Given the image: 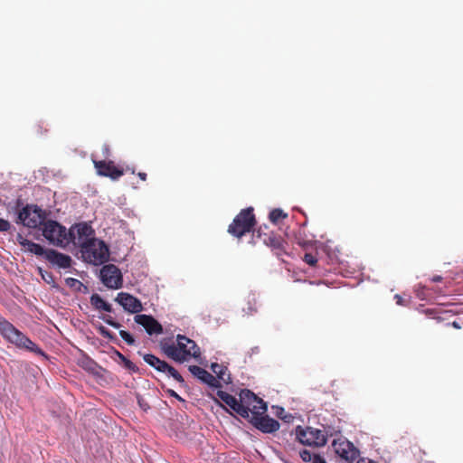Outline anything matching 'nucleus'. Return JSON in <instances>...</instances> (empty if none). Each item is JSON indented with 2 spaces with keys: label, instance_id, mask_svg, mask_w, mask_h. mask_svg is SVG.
Here are the masks:
<instances>
[{
  "label": "nucleus",
  "instance_id": "obj_1",
  "mask_svg": "<svg viewBox=\"0 0 463 463\" xmlns=\"http://www.w3.org/2000/svg\"><path fill=\"white\" fill-rule=\"evenodd\" d=\"M160 348L168 358L180 364L201 355L196 343L184 335H176V343L166 339L162 340Z\"/></svg>",
  "mask_w": 463,
  "mask_h": 463
},
{
  "label": "nucleus",
  "instance_id": "obj_2",
  "mask_svg": "<svg viewBox=\"0 0 463 463\" xmlns=\"http://www.w3.org/2000/svg\"><path fill=\"white\" fill-rule=\"evenodd\" d=\"M0 334L4 338L14 345L16 347L25 349L38 355L46 357V354L42 348H40L24 333L19 331L13 324L4 317H0Z\"/></svg>",
  "mask_w": 463,
  "mask_h": 463
},
{
  "label": "nucleus",
  "instance_id": "obj_3",
  "mask_svg": "<svg viewBox=\"0 0 463 463\" xmlns=\"http://www.w3.org/2000/svg\"><path fill=\"white\" fill-rule=\"evenodd\" d=\"M256 224L251 207L241 210L228 227V232L236 238H241L250 232Z\"/></svg>",
  "mask_w": 463,
  "mask_h": 463
},
{
  "label": "nucleus",
  "instance_id": "obj_4",
  "mask_svg": "<svg viewBox=\"0 0 463 463\" xmlns=\"http://www.w3.org/2000/svg\"><path fill=\"white\" fill-rule=\"evenodd\" d=\"M43 235L52 244L57 247L65 248L69 245V231L53 220H47L43 224Z\"/></svg>",
  "mask_w": 463,
  "mask_h": 463
},
{
  "label": "nucleus",
  "instance_id": "obj_5",
  "mask_svg": "<svg viewBox=\"0 0 463 463\" xmlns=\"http://www.w3.org/2000/svg\"><path fill=\"white\" fill-rule=\"evenodd\" d=\"M80 251L85 260L94 265L105 263L109 257V247L103 241L98 239L89 241Z\"/></svg>",
  "mask_w": 463,
  "mask_h": 463
},
{
  "label": "nucleus",
  "instance_id": "obj_6",
  "mask_svg": "<svg viewBox=\"0 0 463 463\" xmlns=\"http://www.w3.org/2000/svg\"><path fill=\"white\" fill-rule=\"evenodd\" d=\"M257 236L268 246L279 259L288 255V242L274 232L268 231V227L260 228Z\"/></svg>",
  "mask_w": 463,
  "mask_h": 463
},
{
  "label": "nucleus",
  "instance_id": "obj_7",
  "mask_svg": "<svg viewBox=\"0 0 463 463\" xmlns=\"http://www.w3.org/2000/svg\"><path fill=\"white\" fill-rule=\"evenodd\" d=\"M45 219L46 213L40 207L33 204H26L19 211L16 222L34 229L43 225Z\"/></svg>",
  "mask_w": 463,
  "mask_h": 463
},
{
  "label": "nucleus",
  "instance_id": "obj_8",
  "mask_svg": "<svg viewBox=\"0 0 463 463\" xmlns=\"http://www.w3.org/2000/svg\"><path fill=\"white\" fill-rule=\"evenodd\" d=\"M240 397L243 404L242 407L248 413L247 419L250 420V418L258 417L267 412V403L251 391L248 389L241 390Z\"/></svg>",
  "mask_w": 463,
  "mask_h": 463
},
{
  "label": "nucleus",
  "instance_id": "obj_9",
  "mask_svg": "<svg viewBox=\"0 0 463 463\" xmlns=\"http://www.w3.org/2000/svg\"><path fill=\"white\" fill-rule=\"evenodd\" d=\"M297 439L303 445L323 447L327 442V437L323 430L313 428H302L298 426L296 428Z\"/></svg>",
  "mask_w": 463,
  "mask_h": 463
},
{
  "label": "nucleus",
  "instance_id": "obj_10",
  "mask_svg": "<svg viewBox=\"0 0 463 463\" xmlns=\"http://www.w3.org/2000/svg\"><path fill=\"white\" fill-rule=\"evenodd\" d=\"M69 244L72 243L80 249L87 245L89 241L96 240L94 238V230L86 222L78 223L69 230Z\"/></svg>",
  "mask_w": 463,
  "mask_h": 463
},
{
  "label": "nucleus",
  "instance_id": "obj_11",
  "mask_svg": "<svg viewBox=\"0 0 463 463\" xmlns=\"http://www.w3.org/2000/svg\"><path fill=\"white\" fill-rule=\"evenodd\" d=\"M144 361L150 366L154 367L156 371L165 373L168 376H172L176 382L181 384L184 383L183 376L165 361L159 359L152 354H146L143 355Z\"/></svg>",
  "mask_w": 463,
  "mask_h": 463
},
{
  "label": "nucleus",
  "instance_id": "obj_12",
  "mask_svg": "<svg viewBox=\"0 0 463 463\" xmlns=\"http://www.w3.org/2000/svg\"><path fill=\"white\" fill-rule=\"evenodd\" d=\"M100 279L102 283L113 289L122 287V274L120 269L114 264H107L100 269Z\"/></svg>",
  "mask_w": 463,
  "mask_h": 463
},
{
  "label": "nucleus",
  "instance_id": "obj_13",
  "mask_svg": "<svg viewBox=\"0 0 463 463\" xmlns=\"http://www.w3.org/2000/svg\"><path fill=\"white\" fill-rule=\"evenodd\" d=\"M335 452L343 459L352 463L359 457V450L345 438L335 439L332 443Z\"/></svg>",
  "mask_w": 463,
  "mask_h": 463
},
{
  "label": "nucleus",
  "instance_id": "obj_14",
  "mask_svg": "<svg viewBox=\"0 0 463 463\" xmlns=\"http://www.w3.org/2000/svg\"><path fill=\"white\" fill-rule=\"evenodd\" d=\"M93 164L99 175L118 180L124 175V170L116 166L111 160H93Z\"/></svg>",
  "mask_w": 463,
  "mask_h": 463
},
{
  "label": "nucleus",
  "instance_id": "obj_15",
  "mask_svg": "<svg viewBox=\"0 0 463 463\" xmlns=\"http://www.w3.org/2000/svg\"><path fill=\"white\" fill-rule=\"evenodd\" d=\"M115 301L122 306L125 311L131 314L139 315L138 313L143 310L141 301L137 298L127 292H119L117 295Z\"/></svg>",
  "mask_w": 463,
  "mask_h": 463
},
{
  "label": "nucleus",
  "instance_id": "obj_16",
  "mask_svg": "<svg viewBox=\"0 0 463 463\" xmlns=\"http://www.w3.org/2000/svg\"><path fill=\"white\" fill-rule=\"evenodd\" d=\"M250 422L263 433H273L279 429V422L268 415L260 414L258 417L250 418Z\"/></svg>",
  "mask_w": 463,
  "mask_h": 463
},
{
  "label": "nucleus",
  "instance_id": "obj_17",
  "mask_svg": "<svg viewBox=\"0 0 463 463\" xmlns=\"http://www.w3.org/2000/svg\"><path fill=\"white\" fill-rule=\"evenodd\" d=\"M134 320L137 324L142 326L150 335L163 333L162 325L150 315H136Z\"/></svg>",
  "mask_w": 463,
  "mask_h": 463
},
{
  "label": "nucleus",
  "instance_id": "obj_18",
  "mask_svg": "<svg viewBox=\"0 0 463 463\" xmlns=\"http://www.w3.org/2000/svg\"><path fill=\"white\" fill-rule=\"evenodd\" d=\"M217 396L241 417L248 418V413L242 407L243 404L241 398L237 400L233 395L221 390L217 392Z\"/></svg>",
  "mask_w": 463,
  "mask_h": 463
},
{
  "label": "nucleus",
  "instance_id": "obj_19",
  "mask_svg": "<svg viewBox=\"0 0 463 463\" xmlns=\"http://www.w3.org/2000/svg\"><path fill=\"white\" fill-rule=\"evenodd\" d=\"M45 260L52 265L57 266L61 269H68L71 266L72 263L71 256L52 249L47 250Z\"/></svg>",
  "mask_w": 463,
  "mask_h": 463
},
{
  "label": "nucleus",
  "instance_id": "obj_20",
  "mask_svg": "<svg viewBox=\"0 0 463 463\" xmlns=\"http://www.w3.org/2000/svg\"><path fill=\"white\" fill-rule=\"evenodd\" d=\"M188 370L194 377L210 387L218 388L221 386L219 380L205 369L198 365H190Z\"/></svg>",
  "mask_w": 463,
  "mask_h": 463
},
{
  "label": "nucleus",
  "instance_id": "obj_21",
  "mask_svg": "<svg viewBox=\"0 0 463 463\" xmlns=\"http://www.w3.org/2000/svg\"><path fill=\"white\" fill-rule=\"evenodd\" d=\"M16 240L21 246L26 248V250L31 253H33L36 256H44V258L46 257L47 250H45L42 245L25 239L20 233L17 234Z\"/></svg>",
  "mask_w": 463,
  "mask_h": 463
},
{
  "label": "nucleus",
  "instance_id": "obj_22",
  "mask_svg": "<svg viewBox=\"0 0 463 463\" xmlns=\"http://www.w3.org/2000/svg\"><path fill=\"white\" fill-rule=\"evenodd\" d=\"M90 304L97 310H104L111 312L112 307L109 303L106 302L99 294H92L90 297Z\"/></svg>",
  "mask_w": 463,
  "mask_h": 463
},
{
  "label": "nucleus",
  "instance_id": "obj_23",
  "mask_svg": "<svg viewBox=\"0 0 463 463\" xmlns=\"http://www.w3.org/2000/svg\"><path fill=\"white\" fill-rule=\"evenodd\" d=\"M287 217L288 213H284L279 208L273 209L269 214V221L274 224H278L280 220L286 219Z\"/></svg>",
  "mask_w": 463,
  "mask_h": 463
},
{
  "label": "nucleus",
  "instance_id": "obj_24",
  "mask_svg": "<svg viewBox=\"0 0 463 463\" xmlns=\"http://www.w3.org/2000/svg\"><path fill=\"white\" fill-rule=\"evenodd\" d=\"M211 369L217 375L218 379L224 380L223 379V374H224L225 370H226L225 367H223L222 365H221L219 364L213 363L211 365Z\"/></svg>",
  "mask_w": 463,
  "mask_h": 463
},
{
  "label": "nucleus",
  "instance_id": "obj_25",
  "mask_svg": "<svg viewBox=\"0 0 463 463\" xmlns=\"http://www.w3.org/2000/svg\"><path fill=\"white\" fill-rule=\"evenodd\" d=\"M39 274L42 279L48 284H54V278L52 272L43 270L42 268L38 269Z\"/></svg>",
  "mask_w": 463,
  "mask_h": 463
},
{
  "label": "nucleus",
  "instance_id": "obj_26",
  "mask_svg": "<svg viewBox=\"0 0 463 463\" xmlns=\"http://www.w3.org/2000/svg\"><path fill=\"white\" fill-rule=\"evenodd\" d=\"M119 335L121 338L128 345H135V338L127 331L120 330Z\"/></svg>",
  "mask_w": 463,
  "mask_h": 463
},
{
  "label": "nucleus",
  "instance_id": "obj_27",
  "mask_svg": "<svg viewBox=\"0 0 463 463\" xmlns=\"http://www.w3.org/2000/svg\"><path fill=\"white\" fill-rule=\"evenodd\" d=\"M303 260L311 267H315L317 262V257L312 253H306L303 257Z\"/></svg>",
  "mask_w": 463,
  "mask_h": 463
},
{
  "label": "nucleus",
  "instance_id": "obj_28",
  "mask_svg": "<svg viewBox=\"0 0 463 463\" xmlns=\"http://www.w3.org/2000/svg\"><path fill=\"white\" fill-rule=\"evenodd\" d=\"M314 455L315 454H312L309 450L307 449H302L300 452H299V456L301 458V459L305 462H310V461H313L314 459Z\"/></svg>",
  "mask_w": 463,
  "mask_h": 463
},
{
  "label": "nucleus",
  "instance_id": "obj_29",
  "mask_svg": "<svg viewBox=\"0 0 463 463\" xmlns=\"http://www.w3.org/2000/svg\"><path fill=\"white\" fill-rule=\"evenodd\" d=\"M103 319V321L109 325L110 326L114 327V328H119L121 326V325L118 323V322H116L112 317L110 316H105V317H101Z\"/></svg>",
  "mask_w": 463,
  "mask_h": 463
},
{
  "label": "nucleus",
  "instance_id": "obj_30",
  "mask_svg": "<svg viewBox=\"0 0 463 463\" xmlns=\"http://www.w3.org/2000/svg\"><path fill=\"white\" fill-rule=\"evenodd\" d=\"M99 332L100 333L101 335H103L106 338L112 339L114 337L113 334L104 326H100L99 327Z\"/></svg>",
  "mask_w": 463,
  "mask_h": 463
},
{
  "label": "nucleus",
  "instance_id": "obj_31",
  "mask_svg": "<svg viewBox=\"0 0 463 463\" xmlns=\"http://www.w3.org/2000/svg\"><path fill=\"white\" fill-rule=\"evenodd\" d=\"M11 228L8 221L0 218V232H7Z\"/></svg>",
  "mask_w": 463,
  "mask_h": 463
},
{
  "label": "nucleus",
  "instance_id": "obj_32",
  "mask_svg": "<svg viewBox=\"0 0 463 463\" xmlns=\"http://www.w3.org/2000/svg\"><path fill=\"white\" fill-rule=\"evenodd\" d=\"M65 282H66V285L71 288H73L76 285H79V286L81 285V282L80 280H78L77 279H73V278H67L65 279Z\"/></svg>",
  "mask_w": 463,
  "mask_h": 463
},
{
  "label": "nucleus",
  "instance_id": "obj_33",
  "mask_svg": "<svg viewBox=\"0 0 463 463\" xmlns=\"http://www.w3.org/2000/svg\"><path fill=\"white\" fill-rule=\"evenodd\" d=\"M298 244L302 248L307 249L308 246L312 244V242L309 241H300L298 239Z\"/></svg>",
  "mask_w": 463,
  "mask_h": 463
},
{
  "label": "nucleus",
  "instance_id": "obj_34",
  "mask_svg": "<svg viewBox=\"0 0 463 463\" xmlns=\"http://www.w3.org/2000/svg\"><path fill=\"white\" fill-rule=\"evenodd\" d=\"M312 463H326V460L319 455H314Z\"/></svg>",
  "mask_w": 463,
  "mask_h": 463
},
{
  "label": "nucleus",
  "instance_id": "obj_35",
  "mask_svg": "<svg viewBox=\"0 0 463 463\" xmlns=\"http://www.w3.org/2000/svg\"><path fill=\"white\" fill-rule=\"evenodd\" d=\"M168 393L170 396L176 398L178 401L184 402V400L180 397L175 391L168 390Z\"/></svg>",
  "mask_w": 463,
  "mask_h": 463
},
{
  "label": "nucleus",
  "instance_id": "obj_36",
  "mask_svg": "<svg viewBox=\"0 0 463 463\" xmlns=\"http://www.w3.org/2000/svg\"><path fill=\"white\" fill-rule=\"evenodd\" d=\"M94 365V362L91 360H89L86 364V365H83V367L87 370H92Z\"/></svg>",
  "mask_w": 463,
  "mask_h": 463
},
{
  "label": "nucleus",
  "instance_id": "obj_37",
  "mask_svg": "<svg viewBox=\"0 0 463 463\" xmlns=\"http://www.w3.org/2000/svg\"><path fill=\"white\" fill-rule=\"evenodd\" d=\"M447 326H452L454 328H457V329H460L461 328V325L458 322H457V321H454L452 323H448Z\"/></svg>",
  "mask_w": 463,
  "mask_h": 463
},
{
  "label": "nucleus",
  "instance_id": "obj_38",
  "mask_svg": "<svg viewBox=\"0 0 463 463\" xmlns=\"http://www.w3.org/2000/svg\"><path fill=\"white\" fill-rule=\"evenodd\" d=\"M357 463H375V462L371 459L362 458L358 459Z\"/></svg>",
  "mask_w": 463,
  "mask_h": 463
},
{
  "label": "nucleus",
  "instance_id": "obj_39",
  "mask_svg": "<svg viewBox=\"0 0 463 463\" xmlns=\"http://www.w3.org/2000/svg\"><path fill=\"white\" fill-rule=\"evenodd\" d=\"M138 177L142 180V181H146V173H143V172H139L137 174Z\"/></svg>",
  "mask_w": 463,
  "mask_h": 463
},
{
  "label": "nucleus",
  "instance_id": "obj_40",
  "mask_svg": "<svg viewBox=\"0 0 463 463\" xmlns=\"http://www.w3.org/2000/svg\"><path fill=\"white\" fill-rule=\"evenodd\" d=\"M441 280H442V277L441 276H434L432 278V281H434V282H439Z\"/></svg>",
  "mask_w": 463,
  "mask_h": 463
},
{
  "label": "nucleus",
  "instance_id": "obj_41",
  "mask_svg": "<svg viewBox=\"0 0 463 463\" xmlns=\"http://www.w3.org/2000/svg\"><path fill=\"white\" fill-rule=\"evenodd\" d=\"M424 312L426 315H432L436 313L433 309H426Z\"/></svg>",
  "mask_w": 463,
  "mask_h": 463
},
{
  "label": "nucleus",
  "instance_id": "obj_42",
  "mask_svg": "<svg viewBox=\"0 0 463 463\" xmlns=\"http://www.w3.org/2000/svg\"><path fill=\"white\" fill-rule=\"evenodd\" d=\"M126 366H127L128 368H129V369H130V368H132V367H133V364H132V362H130L129 360H127V361H126Z\"/></svg>",
  "mask_w": 463,
  "mask_h": 463
},
{
  "label": "nucleus",
  "instance_id": "obj_43",
  "mask_svg": "<svg viewBox=\"0 0 463 463\" xmlns=\"http://www.w3.org/2000/svg\"><path fill=\"white\" fill-rule=\"evenodd\" d=\"M433 318H435L438 322L443 321L445 319L444 317H439V316L434 317Z\"/></svg>",
  "mask_w": 463,
  "mask_h": 463
},
{
  "label": "nucleus",
  "instance_id": "obj_44",
  "mask_svg": "<svg viewBox=\"0 0 463 463\" xmlns=\"http://www.w3.org/2000/svg\"><path fill=\"white\" fill-rule=\"evenodd\" d=\"M395 298L397 299V303H398V304H402V298H401L399 295H396V296H395Z\"/></svg>",
  "mask_w": 463,
  "mask_h": 463
},
{
  "label": "nucleus",
  "instance_id": "obj_45",
  "mask_svg": "<svg viewBox=\"0 0 463 463\" xmlns=\"http://www.w3.org/2000/svg\"><path fill=\"white\" fill-rule=\"evenodd\" d=\"M104 153L106 155H109V148L107 146H104Z\"/></svg>",
  "mask_w": 463,
  "mask_h": 463
},
{
  "label": "nucleus",
  "instance_id": "obj_46",
  "mask_svg": "<svg viewBox=\"0 0 463 463\" xmlns=\"http://www.w3.org/2000/svg\"><path fill=\"white\" fill-rule=\"evenodd\" d=\"M249 314H252L253 312H256V308H251V307H249Z\"/></svg>",
  "mask_w": 463,
  "mask_h": 463
}]
</instances>
